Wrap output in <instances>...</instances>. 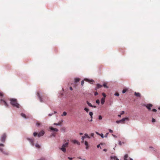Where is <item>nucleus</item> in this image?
<instances>
[{
	"label": "nucleus",
	"mask_w": 160,
	"mask_h": 160,
	"mask_svg": "<svg viewBox=\"0 0 160 160\" xmlns=\"http://www.w3.org/2000/svg\"><path fill=\"white\" fill-rule=\"evenodd\" d=\"M64 143L62 145V147L60 148V150H61L63 152H66V148L68 147L69 145V140L65 139L63 140Z\"/></svg>",
	"instance_id": "obj_1"
},
{
	"label": "nucleus",
	"mask_w": 160,
	"mask_h": 160,
	"mask_svg": "<svg viewBox=\"0 0 160 160\" xmlns=\"http://www.w3.org/2000/svg\"><path fill=\"white\" fill-rule=\"evenodd\" d=\"M9 100L10 101V104L13 107H16L17 108H20V105L18 104V102L17 99L14 98H9Z\"/></svg>",
	"instance_id": "obj_2"
},
{
	"label": "nucleus",
	"mask_w": 160,
	"mask_h": 160,
	"mask_svg": "<svg viewBox=\"0 0 160 160\" xmlns=\"http://www.w3.org/2000/svg\"><path fill=\"white\" fill-rule=\"evenodd\" d=\"M37 95L38 96V97L39 98V100L40 102H46V100H45V99L46 98H48L47 97H45L43 96V97L44 98V99L43 100V97H42V96H41L40 95V94L39 92H37Z\"/></svg>",
	"instance_id": "obj_3"
},
{
	"label": "nucleus",
	"mask_w": 160,
	"mask_h": 160,
	"mask_svg": "<svg viewBox=\"0 0 160 160\" xmlns=\"http://www.w3.org/2000/svg\"><path fill=\"white\" fill-rule=\"evenodd\" d=\"M3 146H4V145L3 144H0V150L5 155H8V151L4 150L3 149V148L1 147H3Z\"/></svg>",
	"instance_id": "obj_4"
},
{
	"label": "nucleus",
	"mask_w": 160,
	"mask_h": 160,
	"mask_svg": "<svg viewBox=\"0 0 160 160\" xmlns=\"http://www.w3.org/2000/svg\"><path fill=\"white\" fill-rule=\"evenodd\" d=\"M7 138V135L6 134H3L1 138V140L2 142H4L5 141V139Z\"/></svg>",
	"instance_id": "obj_5"
},
{
	"label": "nucleus",
	"mask_w": 160,
	"mask_h": 160,
	"mask_svg": "<svg viewBox=\"0 0 160 160\" xmlns=\"http://www.w3.org/2000/svg\"><path fill=\"white\" fill-rule=\"evenodd\" d=\"M124 160H133L130 157H129L128 155L127 154L124 156Z\"/></svg>",
	"instance_id": "obj_6"
},
{
	"label": "nucleus",
	"mask_w": 160,
	"mask_h": 160,
	"mask_svg": "<svg viewBox=\"0 0 160 160\" xmlns=\"http://www.w3.org/2000/svg\"><path fill=\"white\" fill-rule=\"evenodd\" d=\"M0 101L1 102H2L5 105V106H6V107H9V105L7 103V102H6L5 101V100H3V99H1Z\"/></svg>",
	"instance_id": "obj_7"
},
{
	"label": "nucleus",
	"mask_w": 160,
	"mask_h": 160,
	"mask_svg": "<svg viewBox=\"0 0 160 160\" xmlns=\"http://www.w3.org/2000/svg\"><path fill=\"white\" fill-rule=\"evenodd\" d=\"M128 118H124L120 120V123H124L125 120H129Z\"/></svg>",
	"instance_id": "obj_8"
},
{
	"label": "nucleus",
	"mask_w": 160,
	"mask_h": 160,
	"mask_svg": "<svg viewBox=\"0 0 160 160\" xmlns=\"http://www.w3.org/2000/svg\"><path fill=\"white\" fill-rule=\"evenodd\" d=\"M45 133V132L44 131H41L38 134V137H40V136H43Z\"/></svg>",
	"instance_id": "obj_9"
},
{
	"label": "nucleus",
	"mask_w": 160,
	"mask_h": 160,
	"mask_svg": "<svg viewBox=\"0 0 160 160\" xmlns=\"http://www.w3.org/2000/svg\"><path fill=\"white\" fill-rule=\"evenodd\" d=\"M152 105L151 104H148L146 105V108L148 109V110H151V107H152Z\"/></svg>",
	"instance_id": "obj_10"
},
{
	"label": "nucleus",
	"mask_w": 160,
	"mask_h": 160,
	"mask_svg": "<svg viewBox=\"0 0 160 160\" xmlns=\"http://www.w3.org/2000/svg\"><path fill=\"white\" fill-rule=\"evenodd\" d=\"M72 142L74 143H77L78 145H80V142H78V141L76 140H72Z\"/></svg>",
	"instance_id": "obj_11"
},
{
	"label": "nucleus",
	"mask_w": 160,
	"mask_h": 160,
	"mask_svg": "<svg viewBox=\"0 0 160 160\" xmlns=\"http://www.w3.org/2000/svg\"><path fill=\"white\" fill-rule=\"evenodd\" d=\"M28 140H29L30 142H31V144L32 146H34V139H28Z\"/></svg>",
	"instance_id": "obj_12"
},
{
	"label": "nucleus",
	"mask_w": 160,
	"mask_h": 160,
	"mask_svg": "<svg viewBox=\"0 0 160 160\" xmlns=\"http://www.w3.org/2000/svg\"><path fill=\"white\" fill-rule=\"evenodd\" d=\"M49 128L50 130H52V131H56V132H58V129H57V128H53V127H51Z\"/></svg>",
	"instance_id": "obj_13"
},
{
	"label": "nucleus",
	"mask_w": 160,
	"mask_h": 160,
	"mask_svg": "<svg viewBox=\"0 0 160 160\" xmlns=\"http://www.w3.org/2000/svg\"><path fill=\"white\" fill-rule=\"evenodd\" d=\"M87 104L88 105L89 107H92V108H96V106H92V105L91 103H90V102H89L88 101L87 102Z\"/></svg>",
	"instance_id": "obj_14"
},
{
	"label": "nucleus",
	"mask_w": 160,
	"mask_h": 160,
	"mask_svg": "<svg viewBox=\"0 0 160 160\" xmlns=\"http://www.w3.org/2000/svg\"><path fill=\"white\" fill-rule=\"evenodd\" d=\"M134 95L136 96H138V97H140L141 96V95L139 92H135Z\"/></svg>",
	"instance_id": "obj_15"
},
{
	"label": "nucleus",
	"mask_w": 160,
	"mask_h": 160,
	"mask_svg": "<svg viewBox=\"0 0 160 160\" xmlns=\"http://www.w3.org/2000/svg\"><path fill=\"white\" fill-rule=\"evenodd\" d=\"M84 144H85V145L86 146V148L87 149H88V142H87V141H86L85 142Z\"/></svg>",
	"instance_id": "obj_16"
},
{
	"label": "nucleus",
	"mask_w": 160,
	"mask_h": 160,
	"mask_svg": "<svg viewBox=\"0 0 160 160\" xmlns=\"http://www.w3.org/2000/svg\"><path fill=\"white\" fill-rule=\"evenodd\" d=\"M105 102V99L104 98H102L101 99V103L102 104H103Z\"/></svg>",
	"instance_id": "obj_17"
},
{
	"label": "nucleus",
	"mask_w": 160,
	"mask_h": 160,
	"mask_svg": "<svg viewBox=\"0 0 160 160\" xmlns=\"http://www.w3.org/2000/svg\"><path fill=\"white\" fill-rule=\"evenodd\" d=\"M102 87V85H101V84H99V83H98L97 85V87L95 89L97 90V88H100V87Z\"/></svg>",
	"instance_id": "obj_18"
},
{
	"label": "nucleus",
	"mask_w": 160,
	"mask_h": 160,
	"mask_svg": "<svg viewBox=\"0 0 160 160\" xmlns=\"http://www.w3.org/2000/svg\"><path fill=\"white\" fill-rule=\"evenodd\" d=\"M111 158L112 159H113L115 160H119V159L117 157H116V156H114V157L111 156Z\"/></svg>",
	"instance_id": "obj_19"
},
{
	"label": "nucleus",
	"mask_w": 160,
	"mask_h": 160,
	"mask_svg": "<svg viewBox=\"0 0 160 160\" xmlns=\"http://www.w3.org/2000/svg\"><path fill=\"white\" fill-rule=\"evenodd\" d=\"M128 88H124L122 91V92L123 93H125V92H126V91H128Z\"/></svg>",
	"instance_id": "obj_20"
},
{
	"label": "nucleus",
	"mask_w": 160,
	"mask_h": 160,
	"mask_svg": "<svg viewBox=\"0 0 160 160\" xmlns=\"http://www.w3.org/2000/svg\"><path fill=\"white\" fill-rule=\"evenodd\" d=\"M89 114L91 116V118H92V115H93V113L92 112H90L89 113Z\"/></svg>",
	"instance_id": "obj_21"
},
{
	"label": "nucleus",
	"mask_w": 160,
	"mask_h": 160,
	"mask_svg": "<svg viewBox=\"0 0 160 160\" xmlns=\"http://www.w3.org/2000/svg\"><path fill=\"white\" fill-rule=\"evenodd\" d=\"M80 81V79L79 78H76L75 79V82H78V81Z\"/></svg>",
	"instance_id": "obj_22"
},
{
	"label": "nucleus",
	"mask_w": 160,
	"mask_h": 160,
	"mask_svg": "<svg viewBox=\"0 0 160 160\" xmlns=\"http://www.w3.org/2000/svg\"><path fill=\"white\" fill-rule=\"evenodd\" d=\"M35 146L37 148H40V146L38 144H36Z\"/></svg>",
	"instance_id": "obj_23"
},
{
	"label": "nucleus",
	"mask_w": 160,
	"mask_h": 160,
	"mask_svg": "<svg viewBox=\"0 0 160 160\" xmlns=\"http://www.w3.org/2000/svg\"><path fill=\"white\" fill-rule=\"evenodd\" d=\"M84 136L85 138H90V137H89V136L87 134H85L84 135Z\"/></svg>",
	"instance_id": "obj_24"
},
{
	"label": "nucleus",
	"mask_w": 160,
	"mask_h": 160,
	"mask_svg": "<svg viewBox=\"0 0 160 160\" xmlns=\"http://www.w3.org/2000/svg\"><path fill=\"white\" fill-rule=\"evenodd\" d=\"M21 115L22 117H23L24 118H26V115L24 114H23V113H21Z\"/></svg>",
	"instance_id": "obj_25"
},
{
	"label": "nucleus",
	"mask_w": 160,
	"mask_h": 160,
	"mask_svg": "<svg viewBox=\"0 0 160 160\" xmlns=\"http://www.w3.org/2000/svg\"><path fill=\"white\" fill-rule=\"evenodd\" d=\"M103 86L104 87H105L106 88H108V87H107V83H103Z\"/></svg>",
	"instance_id": "obj_26"
},
{
	"label": "nucleus",
	"mask_w": 160,
	"mask_h": 160,
	"mask_svg": "<svg viewBox=\"0 0 160 160\" xmlns=\"http://www.w3.org/2000/svg\"><path fill=\"white\" fill-rule=\"evenodd\" d=\"M40 124H41V123H39V122H37L36 123V125L38 126H40Z\"/></svg>",
	"instance_id": "obj_27"
},
{
	"label": "nucleus",
	"mask_w": 160,
	"mask_h": 160,
	"mask_svg": "<svg viewBox=\"0 0 160 160\" xmlns=\"http://www.w3.org/2000/svg\"><path fill=\"white\" fill-rule=\"evenodd\" d=\"M84 110H85V111L87 112H88L89 111V109H88V108H84Z\"/></svg>",
	"instance_id": "obj_28"
},
{
	"label": "nucleus",
	"mask_w": 160,
	"mask_h": 160,
	"mask_svg": "<svg viewBox=\"0 0 160 160\" xmlns=\"http://www.w3.org/2000/svg\"><path fill=\"white\" fill-rule=\"evenodd\" d=\"M67 114V112H64L62 115V116H63V115H66Z\"/></svg>",
	"instance_id": "obj_29"
},
{
	"label": "nucleus",
	"mask_w": 160,
	"mask_h": 160,
	"mask_svg": "<svg viewBox=\"0 0 160 160\" xmlns=\"http://www.w3.org/2000/svg\"><path fill=\"white\" fill-rule=\"evenodd\" d=\"M102 95L103 96V98H104V99H105V98L106 97V95L105 93H104V92H103L102 93Z\"/></svg>",
	"instance_id": "obj_30"
},
{
	"label": "nucleus",
	"mask_w": 160,
	"mask_h": 160,
	"mask_svg": "<svg viewBox=\"0 0 160 160\" xmlns=\"http://www.w3.org/2000/svg\"><path fill=\"white\" fill-rule=\"evenodd\" d=\"M98 119L100 120V119H102V116H101V115H99V116Z\"/></svg>",
	"instance_id": "obj_31"
},
{
	"label": "nucleus",
	"mask_w": 160,
	"mask_h": 160,
	"mask_svg": "<svg viewBox=\"0 0 160 160\" xmlns=\"http://www.w3.org/2000/svg\"><path fill=\"white\" fill-rule=\"evenodd\" d=\"M96 102L98 104H99V103H100V100H96Z\"/></svg>",
	"instance_id": "obj_32"
},
{
	"label": "nucleus",
	"mask_w": 160,
	"mask_h": 160,
	"mask_svg": "<svg viewBox=\"0 0 160 160\" xmlns=\"http://www.w3.org/2000/svg\"><path fill=\"white\" fill-rule=\"evenodd\" d=\"M85 138V136H83V137H82V142H83V141H84V139Z\"/></svg>",
	"instance_id": "obj_33"
},
{
	"label": "nucleus",
	"mask_w": 160,
	"mask_h": 160,
	"mask_svg": "<svg viewBox=\"0 0 160 160\" xmlns=\"http://www.w3.org/2000/svg\"><path fill=\"white\" fill-rule=\"evenodd\" d=\"M3 96V93L2 92H0V96Z\"/></svg>",
	"instance_id": "obj_34"
},
{
	"label": "nucleus",
	"mask_w": 160,
	"mask_h": 160,
	"mask_svg": "<svg viewBox=\"0 0 160 160\" xmlns=\"http://www.w3.org/2000/svg\"><path fill=\"white\" fill-rule=\"evenodd\" d=\"M61 124V123H54V125H60V124Z\"/></svg>",
	"instance_id": "obj_35"
},
{
	"label": "nucleus",
	"mask_w": 160,
	"mask_h": 160,
	"mask_svg": "<svg viewBox=\"0 0 160 160\" xmlns=\"http://www.w3.org/2000/svg\"><path fill=\"white\" fill-rule=\"evenodd\" d=\"M99 135L102 137V138H104V135L103 134H100Z\"/></svg>",
	"instance_id": "obj_36"
},
{
	"label": "nucleus",
	"mask_w": 160,
	"mask_h": 160,
	"mask_svg": "<svg viewBox=\"0 0 160 160\" xmlns=\"http://www.w3.org/2000/svg\"><path fill=\"white\" fill-rule=\"evenodd\" d=\"M37 134H38V133H37V132H34L33 133V136H36L37 135Z\"/></svg>",
	"instance_id": "obj_37"
},
{
	"label": "nucleus",
	"mask_w": 160,
	"mask_h": 160,
	"mask_svg": "<svg viewBox=\"0 0 160 160\" xmlns=\"http://www.w3.org/2000/svg\"><path fill=\"white\" fill-rule=\"evenodd\" d=\"M115 95L116 96H119V95L118 92H116V93H115Z\"/></svg>",
	"instance_id": "obj_38"
},
{
	"label": "nucleus",
	"mask_w": 160,
	"mask_h": 160,
	"mask_svg": "<svg viewBox=\"0 0 160 160\" xmlns=\"http://www.w3.org/2000/svg\"><path fill=\"white\" fill-rule=\"evenodd\" d=\"M116 122L118 123H120V120H118L116 121Z\"/></svg>",
	"instance_id": "obj_39"
},
{
	"label": "nucleus",
	"mask_w": 160,
	"mask_h": 160,
	"mask_svg": "<svg viewBox=\"0 0 160 160\" xmlns=\"http://www.w3.org/2000/svg\"><path fill=\"white\" fill-rule=\"evenodd\" d=\"M94 135V133H91L90 134V136H91V137H93Z\"/></svg>",
	"instance_id": "obj_40"
},
{
	"label": "nucleus",
	"mask_w": 160,
	"mask_h": 160,
	"mask_svg": "<svg viewBox=\"0 0 160 160\" xmlns=\"http://www.w3.org/2000/svg\"><path fill=\"white\" fill-rule=\"evenodd\" d=\"M152 112H157V110H156V109H152Z\"/></svg>",
	"instance_id": "obj_41"
},
{
	"label": "nucleus",
	"mask_w": 160,
	"mask_h": 160,
	"mask_svg": "<svg viewBox=\"0 0 160 160\" xmlns=\"http://www.w3.org/2000/svg\"><path fill=\"white\" fill-rule=\"evenodd\" d=\"M108 134V133H106V135H105L104 136V137H107Z\"/></svg>",
	"instance_id": "obj_42"
},
{
	"label": "nucleus",
	"mask_w": 160,
	"mask_h": 160,
	"mask_svg": "<svg viewBox=\"0 0 160 160\" xmlns=\"http://www.w3.org/2000/svg\"><path fill=\"white\" fill-rule=\"evenodd\" d=\"M84 81H82V82H81V84L82 85H83L84 84Z\"/></svg>",
	"instance_id": "obj_43"
},
{
	"label": "nucleus",
	"mask_w": 160,
	"mask_h": 160,
	"mask_svg": "<svg viewBox=\"0 0 160 160\" xmlns=\"http://www.w3.org/2000/svg\"><path fill=\"white\" fill-rule=\"evenodd\" d=\"M98 92H95L94 93L95 95H98Z\"/></svg>",
	"instance_id": "obj_44"
},
{
	"label": "nucleus",
	"mask_w": 160,
	"mask_h": 160,
	"mask_svg": "<svg viewBox=\"0 0 160 160\" xmlns=\"http://www.w3.org/2000/svg\"><path fill=\"white\" fill-rule=\"evenodd\" d=\"M109 132H113V131H112V130L109 129Z\"/></svg>",
	"instance_id": "obj_45"
},
{
	"label": "nucleus",
	"mask_w": 160,
	"mask_h": 160,
	"mask_svg": "<svg viewBox=\"0 0 160 160\" xmlns=\"http://www.w3.org/2000/svg\"><path fill=\"white\" fill-rule=\"evenodd\" d=\"M68 159H69V160H72L73 158H72V157H68Z\"/></svg>",
	"instance_id": "obj_46"
},
{
	"label": "nucleus",
	"mask_w": 160,
	"mask_h": 160,
	"mask_svg": "<svg viewBox=\"0 0 160 160\" xmlns=\"http://www.w3.org/2000/svg\"><path fill=\"white\" fill-rule=\"evenodd\" d=\"M156 121V120L155 119H154V118H153L152 119V122H155Z\"/></svg>",
	"instance_id": "obj_47"
},
{
	"label": "nucleus",
	"mask_w": 160,
	"mask_h": 160,
	"mask_svg": "<svg viewBox=\"0 0 160 160\" xmlns=\"http://www.w3.org/2000/svg\"><path fill=\"white\" fill-rule=\"evenodd\" d=\"M119 144L120 145H122V142H121V141H119Z\"/></svg>",
	"instance_id": "obj_48"
},
{
	"label": "nucleus",
	"mask_w": 160,
	"mask_h": 160,
	"mask_svg": "<svg viewBox=\"0 0 160 160\" xmlns=\"http://www.w3.org/2000/svg\"><path fill=\"white\" fill-rule=\"evenodd\" d=\"M124 113H125L124 111H122V112H121V114H124Z\"/></svg>",
	"instance_id": "obj_49"
},
{
	"label": "nucleus",
	"mask_w": 160,
	"mask_h": 160,
	"mask_svg": "<svg viewBox=\"0 0 160 160\" xmlns=\"http://www.w3.org/2000/svg\"><path fill=\"white\" fill-rule=\"evenodd\" d=\"M39 160H45V159L43 158H41L40 159H39Z\"/></svg>",
	"instance_id": "obj_50"
},
{
	"label": "nucleus",
	"mask_w": 160,
	"mask_h": 160,
	"mask_svg": "<svg viewBox=\"0 0 160 160\" xmlns=\"http://www.w3.org/2000/svg\"><path fill=\"white\" fill-rule=\"evenodd\" d=\"M103 150V151H104L106 152V151H107V149H104Z\"/></svg>",
	"instance_id": "obj_51"
},
{
	"label": "nucleus",
	"mask_w": 160,
	"mask_h": 160,
	"mask_svg": "<svg viewBox=\"0 0 160 160\" xmlns=\"http://www.w3.org/2000/svg\"><path fill=\"white\" fill-rule=\"evenodd\" d=\"M70 89L71 90H72L73 89V88H72V87H70Z\"/></svg>",
	"instance_id": "obj_52"
},
{
	"label": "nucleus",
	"mask_w": 160,
	"mask_h": 160,
	"mask_svg": "<svg viewBox=\"0 0 160 160\" xmlns=\"http://www.w3.org/2000/svg\"><path fill=\"white\" fill-rule=\"evenodd\" d=\"M100 147V145L99 144V145H98L97 146V148H99V147Z\"/></svg>",
	"instance_id": "obj_53"
},
{
	"label": "nucleus",
	"mask_w": 160,
	"mask_h": 160,
	"mask_svg": "<svg viewBox=\"0 0 160 160\" xmlns=\"http://www.w3.org/2000/svg\"><path fill=\"white\" fill-rule=\"evenodd\" d=\"M96 133L98 135H100V134H99V133L98 132H96Z\"/></svg>",
	"instance_id": "obj_54"
},
{
	"label": "nucleus",
	"mask_w": 160,
	"mask_h": 160,
	"mask_svg": "<svg viewBox=\"0 0 160 160\" xmlns=\"http://www.w3.org/2000/svg\"><path fill=\"white\" fill-rule=\"evenodd\" d=\"M84 80H86V81H89L88 79H87V78H85Z\"/></svg>",
	"instance_id": "obj_55"
},
{
	"label": "nucleus",
	"mask_w": 160,
	"mask_h": 160,
	"mask_svg": "<svg viewBox=\"0 0 160 160\" xmlns=\"http://www.w3.org/2000/svg\"><path fill=\"white\" fill-rule=\"evenodd\" d=\"M112 136H113L114 137H117L115 135L112 134Z\"/></svg>",
	"instance_id": "obj_56"
},
{
	"label": "nucleus",
	"mask_w": 160,
	"mask_h": 160,
	"mask_svg": "<svg viewBox=\"0 0 160 160\" xmlns=\"http://www.w3.org/2000/svg\"><path fill=\"white\" fill-rule=\"evenodd\" d=\"M94 81H93V80H91V81H90V82H94Z\"/></svg>",
	"instance_id": "obj_57"
},
{
	"label": "nucleus",
	"mask_w": 160,
	"mask_h": 160,
	"mask_svg": "<svg viewBox=\"0 0 160 160\" xmlns=\"http://www.w3.org/2000/svg\"><path fill=\"white\" fill-rule=\"evenodd\" d=\"M52 115V114H48V115H49V116H51V115Z\"/></svg>",
	"instance_id": "obj_58"
},
{
	"label": "nucleus",
	"mask_w": 160,
	"mask_h": 160,
	"mask_svg": "<svg viewBox=\"0 0 160 160\" xmlns=\"http://www.w3.org/2000/svg\"><path fill=\"white\" fill-rule=\"evenodd\" d=\"M121 114H120V115H118V116L119 117H121Z\"/></svg>",
	"instance_id": "obj_59"
},
{
	"label": "nucleus",
	"mask_w": 160,
	"mask_h": 160,
	"mask_svg": "<svg viewBox=\"0 0 160 160\" xmlns=\"http://www.w3.org/2000/svg\"><path fill=\"white\" fill-rule=\"evenodd\" d=\"M80 135H83V133H80Z\"/></svg>",
	"instance_id": "obj_60"
},
{
	"label": "nucleus",
	"mask_w": 160,
	"mask_h": 160,
	"mask_svg": "<svg viewBox=\"0 0 160 160\" xmlns=\"http://www.w3.org/2000/svg\"><path fill=\"white\" fill-rule=\"evenodd\" d=\"M78 158H79V159H81V157H78Z\"/></svg>",
	"instance_id": "obj_61"
},
{
	"label": "nucleus",
	"mask_w": 160,
	"mask_h": 160,
	"mask_svg": "<svg viewBox=\"0 0 160 160\" xmlns=\"http://www.w3.org/2000/svg\"><path fill=\"white\" fill-rule=\"evenodd\" d=\"M92 119H91V120H90V121H91H91H92Z\"/></svg>",
	"instance_id": "obj_62"
},
{
	"label": "nucleus",
	"mask_w": 160,
	"mask_h": 160,
	"mask_svg": "<svg viewBox=\"0 0 160 160\" xmlns=\"http://www.w3.org/2000/svg\"><path fill=\"white\" fill-rule=\"evenodd\" d=\"M158 109H160V107L158 108Z\"/></svg>",
	"instance_id": "obj_63"
},
{
	"label": "nucleus",
	"mask_w": 160,
	"mask_h": 160,
	"mask_svg": "<svg viewBox=\"0 0 160 160\" xmlns=\"http://www.w3.org/2000/svg\"><path fill=\"white\" fill-rule=\"evenodd\" d=\"M83 160H86V159H83Z\"/></svg>",
	"instance_id": "obj_64"
}]
</instances>
